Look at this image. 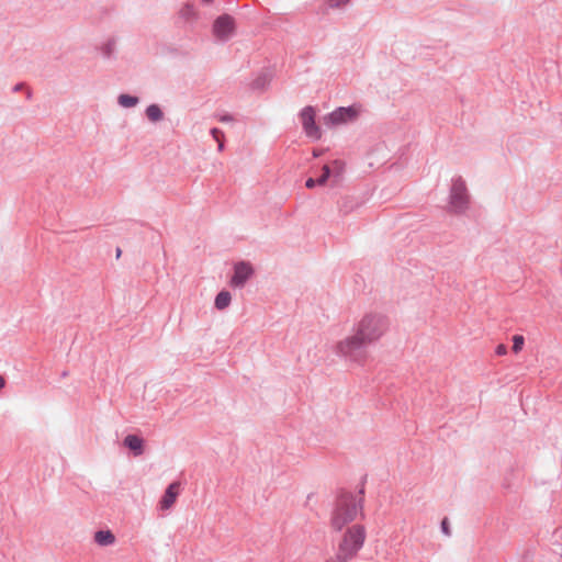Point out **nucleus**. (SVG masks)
Here are the masks:
<instances>
[{
  "instance_id": "obj_1",
  "label": "nucleus",
  "mask_w": 562,
  "mask_h": 562,
  "mask_svg": "<svg viewBox=\"0 0 562 562\" xmlns=\"http://www.w3.org/2000/svg\"><path fill=\"white\" fill-rule=\"evenodd\" d=\"M363 515L362 497L349 493L340 494L331 509L329 526L334 531H342L350 527L358 516Z\"/></svg>"
},
{
  "instance_id": "obj_2",
  "label": "nucleus",
  "mask_w": 562,
  "mask_h": 562,
  "mask_svg": "<svg viewBox=\"0 0 562 562\" xmlns=\"http://www.w3.org/2000/svg\"><path fill=\"white\" fill-rule=\"evenodd\" d=\"M340 532L341 536L335 555L349 561L358 554L364 544L367 538L366 527L361 524H355Z\"/></svg>"
},
{
  "instance_id": "obj_3",
  "label": "nucleus",
  "mask_w": 562,
  "mask_h": 562,
  "mask_svg": "<svg viewBox=\"0 0 562 562\" xmlns=\"http://www.w3.org/2000/svg\"><path fill=\"white\" fill-rule=\"evenodd\" d=\"M367 345L369 344L353 329L352 334L337 341L335 349L340 357L349 362L362 366L369 358L366 350Z\"/></svg>"
},
{
  "instance_id": "obj_4",
  "label": "nucleus",
  "mask_w": 562,
  "mask_h": 562,
  "mask_svg": "<svg viewBox=\"0 0 562 562\" xmlns=\"http://www.w3.org/2000/svg\"><path fill=\"white\" fill-rule=\"evenodd\" d=\"M369 345L381 339L389 329L387 318L379 313L364 314L353 328Z\"/></svg>"
},
{
  "instance_id": "obj_5",
  "label": "nucleus",
  "mask_w": 562,
  "mask_h": 562,
  "mask_svg": "<svg viewBox=\"0 0 562 562\" xmlns=\"http://www.w3.org/2000/svg\"><path fill=\"white\" fill-rule=\"evenodd\" d=\"M469 202L470 196L464 181L461 178L454 179L450 191V211L462 213L468 209Z\"/></svg>"
},
{
  "instance_id": "obj_6",
  "label": "nucleus",
  "mask_w": 562,
  "mask_h": 562,
  "mask_svg": "<svg viewBox=\"0 0 562 562\" xmlns=\"http://www.w3.org/2000/svg\"><path fill=\"white\" fill-rule=\"evenodd\" d=\"M235 32V20L228 14L218 16L213 24V33L220 40H227Z\"/></svg>"
},
{
  "instance_id": "obj_7",
  "label": "nucleus",
  "mask_w": 562,
  "mask_h": 562,
  "mask_svg": "<svg viewBox=\"0 0 562 562\" xmlns=\"http://www.w3.org/2000/svg\"><path fill=\"white\" fill-rule=\"evenodd\" d=\"M301 121L303 128L308 137L318 139L321 131L315 124V110L312 106H306L301 112Z\"/></svg>"
},
{
  "instance_id": "obj_8",
  "label": "nucleus",
  "mask_w": 562,
  "mask_h": 562,
  "mask_svg": "<svg viewBox=\"0 0 562 562\" xmlns=\"http://www.w3.org/2000/svg\"><path fill=\"white\" fill-rule=\"evenodd\" d=\"M357 116L353 108H339L324 117V122L328 126H335L347 123Z\"/></svg>"
},
{
  "instance_id": "obj_9",
  "label": "nucleus",
  "mask_w": 562,
  "mask_h": 562,
  "mask_svg": "<svg viewBox=\"0 0 562 562\" xmlns=\"http://www.w3.org/2000/svg\"><path fill=\"white\" fill-rule=\"evenodd\" d=\"M252 273L254 269L248 262H239L235 266V271L231 284L236 288H241L252 276Z\"/></svg>"
},
{
  "instance_id": "obj_10",
  "label": "nucleus",
  "mask_w": 562,
  "mask_h": 562,
  "mask_svg": "<svg viewBox=\"0 0 562 562\" xmlns=\"http://www.w3.org/2000/svg\"><path fill=\"white\" fill-rule=\"evenodd\" d=\"M179 488L180 484L178 482H173L167 487L160 501V508L162 510H167L173 506L179 495Z\"/></svg>"
},
{
  "instance_id": "obj_11",
  "label": "nucleus",
  "mask_w": 562,
  "mask_h": 562,
  "mask_svg": "<svg viewBox=\"0 0 562 562\" xmlns=\"http://www.w3.org/2000/svg\"><path fill=\"white\" fill-rule=\"evenodd\" d=\"M124 445L134 451L136 456H140L144 452V440L135 435H128L124 439Z\"/></svg>"
},
{
  "instance_id": "obj_12",
  "label": "nucleus",
  "mask_w": 562,
  "mask_h": 562,
  "mask_svg": "<svg viewBox=\"0 0 562 562\" xmlns=\"http://www.w3.org/2000/svg\"><path fill=\"white\" fill-rule=\"evenodd\" d=\"M93 538L101 547L112 546L115 542V536L111 530H99Z\"/></svg>"
},
{
  "instance_id": "obj_13",
  "label": "nucleus",
  "mask_w": 562,
  "mask_h": 562,
  "mask_svg": "<svg viewBox=\"0 0 562 562\" xmlns=\"http://www.w3.org/2000/svg\"><path fill=\"white\" fill-rule=\"evenodd\" d=\"M231 303V294L227 291H222L217 294L215 299V306L218 310H224Z\"/></svg>"
},
{
  "instance_id": "obj_14",
  "label": "nucleus",
  "mask_w": 562,
  "mask_h": 562,
  "mask_svg": "<svg viewBox=\"0 0 562 562\" xmlns=\"http://www.w3.org/2000/svg\"><path fill=\"white\" fill-rule=\"evenodd\" d=\"M146 115L150 121L156 122L162 117V112L159 106L153 104L147 108Z\"/></svg>"
},
{
  "instance_id": "obj_15",
  "label": "nucleus",
  "mask_w": 562,
  "mask_h": 562,
  "mask_svg": "<svg viewBox=\"0 0 562 562\" xmlns=\"http://www.w3.org/2000/svg\"><path fill=\"white\" fill-rule=\"evenodd\" d=\"M138 102V99L136 97H132L128 94H121L119 97V103L124 108H131L136 105Z\"/></svg>"
},
{
  "instance_id": "obj_16",
  "label": "nucleus",
  "mask_w": 562,
  "mask_h": 562,
  "mask_svg": "<svg viewBox=\"0 0 562 562\" xmlns=\"http://www.w3.org/2000/svg\"><path fill=\"white\" fill-rule=\"evenodd\" d=\"M525 345V338L521 335H514L513 336V351L515 353H518L522 350Z\"/></svg>"
},
{
  "instance_id": "obj_17",
  "label": "nucleus",
  "mask_w": 562,
  "mask_h": 562,
  "mask_svg": "<svg viewBox=\"0 0 562 562\" xmlns=\"http://www.w3.org/2000/svg\"><path fill=\"white\" fill-rule=\"evenodd\" d=\"M211 134L213 136V138L218 143V149L222 150L223 149V137H224V134L222 131H220L218 128H213L211 131Z\"/></svg>"
},
{
  "instance_id": "obj_18",
  "label": "nucleus",
  "mask_w": 562,
  "mask_h": 562,
  "mask_svg": "<svg viewBox=\"0 0 562 562\" xmlns=\"http://www.w3.org/2000/svg\"><path fill=\"white\" fill-rule=\"evenodd\" d=\"M349 2H350V0H328L326 2V5L329 9H338V8L347 5Z\"/></svg>"
},
{
  "instance_id": "obj_19",
  "label": "nucleus",
  "mask_w": 562,
  "mask_h": 562,
  "mask_svg": "<svg viewBox=\"0 0 562 562\" xmlns=\"http://www.w3.org/2000/svg\"><path fill=\"white\" fill-rule=\"evenodd\" d=\"M330 172H331L330 167L329 166H324L323 167V173H322L321 178L317 180V184H319V186L325 184V182L327 181V179L330 176Z\"/></svg>"
},
{
  "instance_id": "obj_20",
  "label": "nucleus",
  "mask_w": 562,
  "mask_h": 562,
  "mask_svg": "<svg viewBox=\"0 0 562 562\" xmlns=\"http://www.w3.org/2000/svg\"><path fill=\"white\" fill-rule=\"evenodd\" d=\"M331 166H333V171H334L335 176L339 177L342 175V172L345 170V165L342 161L335 160Z\"/></svg>"
},
{
  "instance_id": "obj_21",
  "label": "nucleus",
  "mask_w": 562,
  "mask_h": 562,
  "mask_svg": "<svg viewBox=\"0 0 562 562\" xmlns=\"http://www.w3.org/2000/svg\"><path fill=\"white\" fill-rule=\"evenodd\" d=\"M496 355L504 356L507 353V347L503 344H499L495 349Z\"/></svg>"
},
{
  "instance_id": "obj_22",
  "label": "nucleus",
  "mask_w": 562,
  "mask_h": 562,
  "mask_svg": "<svg viewBox=\"0 0 562 562\" xmlns=\"http://www.w3.org/2000/svg\"><path fill=\"white\" fill-rule=\"evenodd\" d=\"M325 562H348V560H345L340 557L334 555V557L329 558L328 560H326Z\"/></svg>"
},
{
  "instance_id": "obj_23",
  "label": "nucleus",
  "mask_w": 562,
  "mask_h": 562,
  "mask_svg": "<svg viewBox=\"0 0 562 562\" xmlns=\"http://www.w3.org/2000/svg\"><path fill=\"white\" fill-rule=\"evenodd\" d=\"M316 183H317L316 180H314L313 178H310V179L306 180L305 186H306V188L312 189V188L315 187Z\"/></svg>"
},
{
  "instance_id": "obj_24",
  "label": "nucleus",
  "mask_w": 562,
  "mask_h": 562,
  "mask_svg": "<svg viewBox=\"0 0 562 562\" xmlns=\"http://www.w3.org/2000/svg\"><path fill=\"white\" fill-rule=\"evenodd\" d=\"M184 11H186L187 14H192V15L195 14V12H194V10H193V8L191 5H187L184 8Z\"/></svg>"
},
{
  "instance_id": "obj_25",
  "label": "nucleus",
  "mask_w": 562,
  "mask_h": 562,
  "mask_svg": "<svg viewBox=\"0 0 562 562\" xmlns=\"http://www.w3.org/2000/svg\"><path fill=\"white\" fill-rule=\"evenodd\" d=\"M441 527H442V530L448 535L449 531H448V527H447V520L443 519L442 524H441Z\"/></svg>"
},
{
  "instance_id": "obj_26",
  "label": "nucleus",
  "mask_w": 562,
  "mask_h": 562,
  "mask_svg": "<svg viewBox=\"0 0 562 562\" xmlns=\"http://www.w3.org/2000/svg\"><path fill=\"white\" fill-rule=\"evenodd\" d=\"M5 380L3 376L0 375V390L4 386Z\"/></svg>"
},
{
  "instance_id": "obj_27",
  "label": "nucleus",
  "mask_w": 562,
  "mask_h": 562,
  "mask_svg": "<svg viewBox=\"0 0 562 562\" xmlns=\"http://www.w3.org/2000/svg\"><path fill=\"white\" fill-rule=\"evenodd\" d=\"M221 120H222V121H229L231 119H229V117H227V116H224V117H222Z\"/></svg>"
}]
</instances>
